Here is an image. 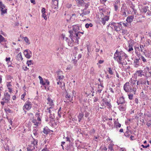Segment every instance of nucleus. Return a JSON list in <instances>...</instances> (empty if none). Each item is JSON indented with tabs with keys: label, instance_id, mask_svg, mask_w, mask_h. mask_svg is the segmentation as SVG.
Masks as SVG:
<instances>
[{
	"label": "nucleus",
	"instance_id": "nucleus-47",
	"mask_svg": "<svg viewBox=\"0 0 151 151\" xmlns=\"http://www.w3.org/2000/svg\"><path fill=\"white\" fill-rule=\"evenodd\" d=\"M109 73L111 75H113V72L112 69L110 68H109L108 70Z\"/></svg>",
	"mask_w": 151,
	"mask_h": 151
},
{
	"label": "nucleus",
	"instance_id": "nucleus-41",
	"mask_svg": "<svg viewBox=\"0 0 151 151\" xmlns=\"http://www.w3.org/2000/svg\"><path fill=\"white\" fill-rule=\"evenodd\" d=\"M23 38L24 40L28 45H29L30 44L29 39L27 37H24Z\"/></svg>",
	"mask_w": 151,
	"mask_h": 151
},
{
	"label": "nucleus",
	"instance_id": "nucleus-5",
	"mask_svg": "<svg viewBox=\"0 0 151 151\" xmlns=\"http://www.w3.org/2000/svg\"><path fill=\"white\" fill-rule=\"evenodd\" d=\"M47 111H48L49 113L50 114V117L51 118L53 119L55 118V111L54 108L53 107H49L47 108Z\"/></svg>",
	"mask_w": 151,
	"mask_h": 151
},
{
	"label": "nucleus",
	"instance_id": "nucleus-28",
	"mask_svg": "<svg viewBox=\"0 0 151 151\" xmlns=\"http://www.w3.org/2000/svg\"><path fill=\"white\" fill-rule=\"evenodd\" d=\"M41 116L40 114L38 113H36L35 114V119H37V121L40 122L41 123Z\"/></svg>",
	"mask_w": 151,
	"mask_h": 151
},
{
	"label": "nucleus",
	"instance_id": "nucleus-58",
	"mask_svg": "<svg viewBox=\"0 0 151 151\" xmlns=\"http://www.w3.org/2000/svg\"><path fill=\"white\" fill-rule=\"evenodd\" d=\"M94 68H91L90 70V73L92 74H93L94 73Z\"/></svg>",
	"mask_w": 151,
	"mask_h": 151
},
{
	"label": "nucleus",
	"instance_id": "nucleus-49",
	"mask_svg": "<svg viewBox=\"0 0 151 151\" xmlns=\"http://www.w3.org/2000/svg\"><path fill=\"white\" fill-rule=\"evenodd\" d=\"M26 95V92H25L24 93L22 94V95H21V99L23 100H24V97H25V96Z\"/></svg>",
	"mask_w": 151,
	"mask_h": 151
},
{
	"label": "nucleus",
	"instance_id": "nucleus-29",
	"mask_svg": "<svg viewBox=\"0 0 151 151\" xmlns=\"http://www.w3.org/2000/svg\"><path fill=\"white\" fill-rule=\"evenodd\" d=\"M6 41V40L1 35H0V43L1 45L3 44V43L5 42Z\"/></svg>",
	"mask_w": 151,
	"mask_h": 151
},
{
	"label": "nucleus",
	"instance_id": "nucleus-26",
	"mask_svg": "<svg viewBox=\"0 0 151 151\" xmlns=\"http://www.w3.org/2000/svg\"><path fill=\"white\" fill-rule=\"evenodd\" d=\"M32 122L35 125L37 126H38L39 124H40V122L38 121H37V120L33 118L32 120Z\"/></svg>",
	"mask_w": 151,
	"mask_h": 151
},
{
	"label": "nucleus",
	"instance_id": "nucleus-33",
	"mask_svg": "<svg viewBox=\"0 0 151 151\" xmlns=\"http://www.w3.org/2000/svg\"><path fill=\"white\" fill-rule=\"evenodd\" d=\"M83 114L81 112L79 113L78 116L79 122H80L81 120V119L83 117Z\"/></svg>",
	"mask_w": 151,
	"mask_h": 151
},
{
	"label": "nucleus",
	"instance_id": "nucleus-44",
	"mask_svg": "<svg viewBox=\"0 0 151 151\" xmlns=\"http://www.w3.org/2000/svg\"><path fill=\"white\" fill-rule=\"evenodd\" d=\"M113 144L109 145L108 147L109 151H111L113 150Z\"/></svg>",
	"mask_w": 151,
	"mask_h": 151
},
{
	"label": "nucleus",
	"instance_id": "nucleus-55",
	"mask_svg": "<svg viewBox=\"0 0 151 151\" xmlns=\"http://www.w3.org/2000/svg\"><path fill=\"white\" fill-rule=\"evenodd\" d=\"M133 96L132 94L128 95L129 98L130 100H131L133 99Z\"/></svg>",
	"mask_w": 151,
	"mask_h": 151
},
{
	"label": "nucleus",
	"instance_id": "nucleus-42",
	"mask_svg": "<svg viewBox=\"0 0 151 151\" xmlns=\"http://www.w3.org/2000/svg\"><path fill=\"white\" fill-rule=\"evenodd\" d=\"M130 133L131 132L130 131H127L126 132L124 133V135L125 136L129 137L130 134Z\"/></svg>",
	"mask_w": 151,
	"mask_h": 151
},
{
	"label": "nucleus",
	"instance_id": "nucleus-48",
	"mask_svg": "<svg viewBox=\"0 0 151 151\" xmlns=\"http://www.w3.org/2000/svg\"><path fill=\"white\" fill-rule=\"evenodd\" d=\"M53 2V4L55 6H57L56 8L58 7V1H52ZM55 8H56V7H55Z\"/></svg>",
	"mask_w": 151,
	"mask_h": 151
},
{
	"label": "nucleus",
	"instance_id": "nucleus-64",
	"mask_svg": "<svg viewBox=\"0 0 151 151\" xmlns=\"http://www.w3.org/2000/svg\"><path fill=\"white\" fill-rule=\"evenodd\" d=\"M119 151H126V150L124 148H120L119 149Z\"/></svg>",
	"mask_w": 151,
	"mask_h": 151
},
{
	"label": "nucleus",
	"instance_id": "nucleus-18",
	"mask_svg": "<svg viewBox=\"0 0 151 151\" xmlns=\"http://www.w3.org/2000/svg\"><path fill=\"white\" fill-rule=\"evenodd\" d=\"M4 97L2 99L3 100H5L6 102H9L10 99V95L7 93H5L4 94Z\"/></svg>",
	"mask_w": 151,
	"mask_h": 151
},
{
	"label": "nucleus",
	"instance_id": "nucleus-11",
	"mask_svg": "<svg viewBox=\"0 0 151 151\" xmlns=\"http://www.w3.org/2000/svg\"><path fill=\"white\" fill-rule=\"evenodd\" d=\"M122 22L119 23H115L114 26V30L116 31H119L121 29V28L122 27Z\"/></svg>",
	"mask_w": 151,
	"mask_h": 151
},
{
	"label": "nucleus",
	"instance_id": "nucleus-21",
	"mask_svg": "<svg viewBox=\"0 0 151 151\" xmlns=\"http://www.w3.org/2000/svg\"><path fill=\"white\" fill-rule=\"evenodd\" d=\"M141 12L142 13H145L147 12L148 9V7L147 6H141L139 8Z\"/></svg>",
	"mask_w": 151,
	"mask_h": 151
},
{
	"label": "nucleus",
	"instance_id": "nucleus-10",
	"mask_svg": "<svg viewBox=\"0 0 151 151\" xmlns=\"http://www.w3.org/2000/svg\"><path fill=\"white\" fill-rule=\"evenodd\" d=\"M140 46L139 45H138V46H135L134 47V49L135 50V53L136 55L138 56V57H139L140 56V52L141 51L140 50Z\"/></svg>",
	"mask_w": 151,
	"mask_h": 151
},
{
	"label": "nucleus",
	"instance_id": "nucleus-52",
	"mask_svg": "<svg viewBox=\"0 0 151 151\" xmlns=\"http://www.w3.org/2000/svg\"><path fill=\"white\" fill-rule=\"evenodd\" d=\"M130 7L131 8H132L133 10V11L134 12V13H135L136 12V10L134 8L135 6L133 4H132V5L130 6Z\"/></svg>",
	"mask_w": 151,
	"mask_h": 151
},
{
	"label": "nucleus",
	"instance_id": "nucleus-27",
	"mask_svg": "<svg viewBox=\"0 0 151 151\" xmlns=\"http://www.w3.org/2000/svg\"><path fill=\"white\" fill-rule=\"evenodd\" d=\"M115 23L114 22H112L110 24H109L107 26L108 29H110V28H111L112 30H114V26L115 25Z\"/></svg>",
	"mask_w": 151,
	"mask_h": 151
},
{
	"label": "nucleus",
	"instance_id": "nucleus-2",
	"mask_svg": "<svg viewBox=\"0 0 151 151\" xmlns=\"http://www.w3.org/2000/svg\"><path fill=\"white\" fill-rule=\"evenodd\" d=\"M136 81L131 78L128 82H126L124 85V89L126 92H133L135 94L137 86L136 85Z\"/></svg>",
	"mask_w": 151,
	"mask_h": 151
},
{
	"label": "nucleus",
	"instance_id": "nucleus-62",
	"mask_svg": "<svg viewBox=\"0 0 151 151\" xmlns=\"http://www.w3.org/2000/svg\"><path fill=\"white\" fill-rule=\"evenodd\" d=\"M12 78V77L10 76H8L6 77V79L7 80H9Z\"/></svg>",
	"mask_w": 151,
	"mask_h": 151
},
{
	"label": "nucleus",
	"instance_id": "nucleus-38",
	"mask_svg": "<svg viewBox=\"0 0 151 151\" xmlns=\"http://www.w3.org/2000/svg\"><path fill=\"white\" fill-rule=\"evenodd\" d=\"M49 132V129L47 127H45L44 128L43 132L45 134H47Z\"/></svg>",
	"mask_w": 151,
	"mask_h": 151
},
{
	"label": "nucleus",
	"instance_id": "nucleus-23",
	"mask_svg": "<svg viewBox=\"0 0 151 151\" xmlns=\"http://www.w3.org/2000/svg\"><path fill=\"white\" fill-rule=\"evenodd\" d=\"M86 9H85L83 10H82V13L80 14V15L82 17H83L84 15L88 14L90 13L89 11H86Z\"/></svg>",
	"mask_w": 151,
	"mask_h": 151
},
{
	"label": "nucleus",
	"instance_id": "nucleus-1",
	"mask_svg": "<svg viewBox=\"0 0 151 151\" xmlns=\"http://www.w3.org/2000/svg\"><path fill=\"white\" fill-rule=\"evenodd\" d=\"M69 32L70 33L69 37L71 40L68 39L67 37H65L64 35H63V39L65 40L68 43V45L70 47L73 46L74 43L78 44V39L80 37V35L78 33H74V32L71 30Z\"/></svg>",
	"mask_w": 151,
	"mask_h": 151
},
{
	"label": "nucleus",
	"instance_id": "nucleus-22",
	"mask_svg": "<svg viewBox=\"0 0 151 151\" xmlns=\"http://www.w3.org/2000/svg\"><path fill=\"white\" fill-rule=\"evenodd\" d=\"M134 15H131L127 17L126 19L127 22L129 23H131L134 19Z\"/></svg>",
	"mask_w": 151,
	"mask_h": 151
},
{
	"label": "nucleus",
	"instance_id": "nucleus-19",
	"mask_svg": "<svg viewBox=\"0 0 151 151\" xmlns=\"http://www.w3.org/2000/svg\"><path fill=\"white\" fill-rule=\"evenodd\" d=\"M117 103L118 105L119 104H124L125 102L124 98L123 96L120 97L117 100Z\"/></svg>",
	"mask_w": 151,
	"mask_h": 151
},
{
	"label": "nucleus",
	"instance_id": "nucleus-46",
	"mask_svg": "<svg viewBox=\"0 0 151 151\" xmlns=\"http://www.w3.org/2000/svg\"><path fill=\"white\" fill-rule=\"evenodd\" d=\"M93 26V24L92 23L88 24L87 23L85 24V27L86 28H88L89 27H92Z\"/></svg>",
	"mask_w": 151,
	"mask_h": 151
},
{
	"label": "nucleus",
	"instance_id": "nucleus-45",
	"mask_svg": "<svg viewBox=\"0 0 151 151\" xmlns=\"http://www.w3.org/2000/svg\"><path fill=\"white\" fill-rule=\"evenodd\" d=\"M6 86L8 88H12V85L11 84V82H7L6 83Z\"/></svg>",
	"mask_w": 151,
	"mask_h": 151
},
{
	"label": "nucleus",
	"instance_id": "nucleus-53",
	"mask_svg": "<svg viewBox=\"0 0 151 151\" xmlns=\"http://www.w3.org/2000/svg\"><path fill=\"white\" fill-rule=\"evenodd\" d=\"M42 151H49L47 147V146H45L44 147L42 150Z\"/></svg>",
	"mask_w": 151,
	"mask_h": 151
},
{
	"label": "nucleus",
	"instance_id": "nucleus-20",
	"mask_svg": "<svg viewBox=\"0 0 151 151\" xmlns=\"http://www.w3.org/2000/svg\"><path fill=\"white\" fill-rule=\"evenodd\" d=\"M109 16H106L103 18H102L100 21L104 25L106 23V22L108 21L109 19Z\"/></svg>",
	"mask_w": 151,
	"mask_h": 151
},
{
	"label": "nucleus",
	"instance_id": "nucleus-8",
	"mask_svg": "<svg viewBox=\"0 0 151 151\" xmlns=\"http://www.w3.org/2000/svg\"><path fill=\"white\" fill-rule=\"evenodd\" d=\"M63 72L60 70H58L57 72V80L60 82H62L63 79L64 78V76L62 75H61L62 74Z\"/></svg>",
	"mask_w": 151,
	"mask_h": 151
},
{
	"label": "nucleus",
	"instance_id": "nucleus-36",
	"mask_svg": "<svg viewBox=\"0 0 151 151\" xmlns=\"http://www.w3.org/2000/svg\"><path fill=\"white\" fill-rule=\"evenodd\" d=\"M77 3L78 5L81 6L84 4V1L83 0H78Z\"/></svg>",
	"mask_w": 151,
	"mask_h": 151
},
{
	"label": "nucleus",
	"instance_id": "nucleus-34",
	"mask_svg": "<svg viewBox=\"0 0 151 151\" xmlns=\"http://www.w3.org/2000/svg\"><path fill=\"white\" fill-rule=\"evenodd\" d=\"M128 47H129V49L127 50L128 52H130L133 50V45L132 44L129 43Z\"/></svg>",
	"mask_w": 151,
	"mask_h": 151
},
{
	"label": "nucleus",
	"instance_id": "nucleus-40",
	"mask_svg": "<svg viewBox=\"0 0 151 151\" xmlns=\"http://www.w3.org/2000/svg\"><path fill=\"white\" fill-rule=\"evenodd\" d=\"M38 78L40 80V83L42 85H45V83L43 82L42 78L40 76H39Z\"/></svg>",
	"mask_w": 151,
	"mask_h": 151
},
{
	"label": "nucleus",
	"instance_id": "nucleus-51",
	"mask_svg": "<svg viewBox=\"0 0 151 151\" xmlns=\"http://www.w3.org/2000/svg\"><path fill=\"white\" fill-rule=\"evenodd\" d=\"M123 25L125 27H127L128 26V23L127 22H122Z\"/></svg>",
	"mask_w": 151,
	"mask_h": 151
},
{
	"label": "nucleus",
	"instance_id": "nucleus-14",
	"mask_svg": "<svg viewBox=\"0 0 151 151\" xmlns=\"http://www.w3.org/2000/svg\"><path fill=\"white\" fill-rule=\"evenodd\" d=\"M140 49L141 52H143L145 54V52L147 51L146 47L145 45L144 44H139Z\"/></svg>",
	"mask_w": 151,
	"mask_h": 151
},
{
	"label": "nucleus",
	"instance_id": "nucleus-50",
	"mask_svg": "<svg viewBox=\"0 0 151 151\" xmlns=\"http://www.w3.org/2000/svg\"><path fill=\"white\" fill-rule=\"evenodd\" d=\"M32 61L31 60H28L27 62V64L28 66H29V65H31L32 63Z\"/></svg>",
	"mask_w": 151,
	"mask_h": 151
},
{
	"label": "nucleus",
	"instance_id": "nucleus-43",
	"mask_svg": "<svg viewBox=\"0 0 151 151\" xmlns=\"http://www.w3.org/2000/svg\"><path fill=\"white\" fill-rule=\"evenodd\" d=\"M73 68V66L71 65H68L66 68V70H71Z\"/></svg>",
	"mask_w": 151,
	"mask_h": 151
},
{
	"label": "nucleus",
	"instance_id": "nucleus-17",
	"mask_svg": "<svg viewBox=\"0 0 151 151\" xmlns=\"http://www.w3.org/2000/svg\"><path fill=\"white\" fill-rule=\"evenodd\" d=\"M31 145H28L27 148V151H36L37 148Z\"/></svg>",
	"mask_w": 151,
	"mask_h": 151
},
{
	"label": "nucleus",
	"instance_id": "nucleus-37",
	"mask_svg": "<svg viewBox=\"0 0 151 151\" xmlns=\"http://www.w3.org/2000/svg\"><path fill=\"white\" fill-rule=\"evenodd\" d=\"M139 59H137V61H139V60H141L143 62H147L145 58L144 57L142 56L141 55H140V56L139 57Z\"/></svg>",
	"mask_w": 151,
	"mask_h": 151
},
{
	"label": "nucleus",
	"instance_id": "nucleus-12",
	"mask_svg": "<svg viewBox=\"0 0 151 151\" xmlns=\"http://www.w3.org/2000/svg\"><path fill=\"white\" fill-rule=\"evenodd\" d=\"M81 27H79L78 25H76L73 26L72 28L73 30V32L74 33H78L79 34V31ZM73 32V31H72Z\"/></svg>",
	"mask_w": 151,
	"mask_h": 151
},
{
	"label": "nucleus",
	"instance_id": "nucleus-57",
	"mask_svg": "<svg viewBox=\"0 0 151 151\" xmlns=\"http://www.w3.org/2000/svg\"><path fill=\"white\" fill-rule=\"evenodd\" d=\"M60 110H61V108H60V109H59L58 110V116H59V117H61V114H61V112H60Z\"/></svg>",
	"mask_w": 151,
	"mask_h": 151
},
{
	"label": "nucleus",
	"instance_id": "nucleus-39",
	"mask_svg": "<svg viewBox=\"0 0 151 151\" xmlns=\"http://www.w3.org/2000/svg\"><path fill=\"white\" fill-rule=\"evenodd\" d=\"M67 17H70V20H71L72 19H74L76 17V15L75 14H72V16H70L69 15H68L67 16Z\"/></svg>",
	"mask_w": 151,
	"mask_h": 151
},
{
	"label": "nucleus",
	"instance_id": "nucleus-63",
	"mask_svg": "<svg viewBox=\"0 0 151 151\" xmlns=\"http://www.w3.org/2000/svg\"><path fill=\"white\" fill-rule=\"evenodd\" d=\"M142 147L143 148H147V147H149V144H148V145H146V146H145L144 145H141Z\"/></svg>",
	"mask_w": 151,
	"mask_h": 151
},
{
	"label": "nucleus",
	"instance_id": "nucleus-6",
	"mask_svg": "<svg viewBox=\"0 0 151 151\" xmlns=\"http://www.w3.org/2000/svg\"><path fill=\"white\" fill-rule=\"evenodd\" d=\"M0 8L1 11V15H4V14L7 13L6 7L1 1H0Z\"/></svg>",
	"mask_w": 151,
	"mask_h": 151
},
{
	"label": "nucleus",
	"instance_id": "nucleus-15",
	"mask_svg": "<svg viewBox=\"0 0 151 151\" xmlns=\"http://www.w3.org/2000/svg\"><path fill=\"white\" fill-rule=\"evenodd\" d=\"M144 74L143 71L142 70H139L136 71L134 76H137L141 77L143 76H144Z\"/></svg>",
	"mask_w": 151,
	"mask_h": 151
},
{
	"label": "nucleus",
	"instance_id": "nucleus-35",
	"mask_svg": "<svg viewBox=\"0 0 151 151\" xmlns=\"http://www.w3.org/2000/svg\"><path fill=\"white\" fill-rule=\"evenodd\" d=\"M114 127H115L116 128H119L121 127V124H119L118 122L115 121L114 122Z\"/></svg>",
	"mask_w": 151,
	"mask_h": 151
},
{
	"label": "nucleus",
	"instance_id": "nucleus-3",
	"mask_svg": "<svg viewBox=\"0 0 151 151\" xmlns=\"http://www.w3.org/2000/svg\"><path fill=\"white\" fill-rule=\"evenodd\" d=\"M127 57V55L122 51L118 52L116 50L114 54V60L117 61L120 65L119 67L121 68V65L123 66L124 65H125V63H124L123 60H124Z\"/></svg>",
	"mask_w": 151,
	"mask_h": 151
},
{
	"label": "nucleus",
	"instance_id": "nucleus-4",
	"mask_svg": "<svg viewBox=\"0 0 151 151\" xmlns=\"http://www.w3.org/2000/svg\"><path fill=\"white\" fill-rule=\"evenodd\" d=\"M126 12L128 13H129L126 5L124 4H123L122 5V6L121 8L120 14L124 17H126L127 15V14Z\"/></svg>",
	"mask_w": 151,
	"mask_h": 151
},
{
	"label": "nucleus",
	"instance_id": "nucleus-59",
	"mask_svg": "<svg viewBox=\"0 0 151 151\" xmlns=\"http://www.w3.org/2000/svg\"><path fill=\"white\" fill-rule=\"evenodd\" d=\"M3 101H1V104L2 105H4V104L5 103H8L7 102H6V101L5 100H3Z\"/></svg>",
	"mask_w": 151,
	"mask_h": 151
},
{
	"label": "nucleus",
	"instance_id": "nucleus-54",
	"mask_svg": "<svg viewBox=\"0 0 151 151\" xmlns=\"http://www.w3.org/2000/svg\"><path fill=\"white\" fill-rule=\"evenodd\" d=\"M42 17L44 18V19L45 20H46L47 19V18L46 17V14L45 13H42Z\"/></svg>",
	"mask_w": 151,
	"mask_h": 151
},
{
	"label": "nucleus",
	"instance_id": "nucleus-31",
	"mask_svg": "<svg viewBox=\"0 0 151 151\" xmlns=\"http://www.w3.org/2000/svg\"><path fill=\"white\" fill-rule=\"evenodd\" d=\"M103 87V86L102 84H101L100 85H99L97 89V91L99 93H100L102 90Z\"/></svg>",
	"mask_w": 151,
	"mask_h": 151
},
{
	"label": "nucleus",
	"instance_id": "nucleus-13",
	"mask_svg": "<svg viewBox=\"0 0 151 151\" xmlns=\"http://www.w3.org/2000/svg\"><path fill=\"white\" fill-rule=\"evenodd\" d=\"M47 103L50 106V107L54 108L55 105L53 102V100L49 97L47 98Z\"/></svg>",
	"mask_w": 151,
	"mask_h": 151
},
{
	"label": "nucleus",
	"instance_id": "nucleus-32",
	"mask_svg": "<svg viewBox=\"0 0 151 151\" xmlns=\"http://www.w3.org/2000/svg\"><path fill=\"white\" fill-rule=\"evenodd\" d=\"M17 59L19 60H23L22 57V54L21 52H19L17 55Z\"/></svg>",
	"mask_w": 151,
	"mask_h": 151
},
{
	"label": "nucleus",
	"instance_id": "nucleus-60",
	"mask_svg": "<svg viewBox=\"0 0 151 151\" xmlns=\"http://www.w3.org/2000/svg\"><path fill=\"white\" fill-rule=\"evenodd\" d=\"M42 13H45L46 12L45 9V8H43L42 9Z\"/></svg>",
	"mask_w": 151,
	"mask_h": 151
},
{
	"label": "nucleus",
	"instance_id": "nucleus-61",
	"mask_svg": "<svg viewBox=\"0 0 151 151\" xmlns=\"http://www.w3.org/2000/svg\"><path fill=\"white\" fill-rule=\"evenodd\" d=\"M89 5H90V3L89 2L87 3L85 5V9H86L87 8H88V6Z\"/></svg>",
	"mask_w": 151,
	"mask_h": 151
},
{
	"label": "nucleus",
	"instance_id": "nucleus-24",
	"mask_svg": "<svg viewBox=\"0 0 151 151\" xmlns=\"http://www.w3.org/2000/svg\"><path fill=\"white\" fill-rule=\"evenodd\" d=\"M38 141L37 139H35L34 138H33L32 141L31 142V145L35 146V147L37 148Z\"/></svg>",
	"mask_w": 151,
	"mask_h": 151
},
{
	"label": "nucleus",
	"instance_id": "nucleus-7",
	"mask_svg": "<svg viewBox=\"0 0 151 151\" xmlns=\"http://www.w3.org/2000/svg\"><path fill=\"white\" fill-rule=\"evenodd\" d=\"M32 107V103L29 101H26L24 105L23 109L24 111L25 110H29Z\"/></svg>",
	"mask_w": 151,
	"mask_h": 151
},
{
	"label": "nucleus",
	"instance_id": "nucleus-30",
	"mask_svg": "<svg viewBox=\"0 0 151 151\" xmlns=\"http://www.w3.org/2000/svg\"><path fill=\"white\" fill-rule=\"evenodd\" d=\"M33 133L35 137H37L38 135L37 129L36 127H34V128L33 130Z\"/></svg>",
	"mask_w": 151,
	"mask_h": 151
},
{
	"label": "nucleus",
	"instance_id": "nucleus-56",
	"mask_svg": "<svg viewBox=\"0 0 151 151\" xmlns=\"http://www.w3.org/2000/svg\"><path fill=\"white\" fill-rule=\"evenodd\" d=\"M65 97L66 99H68V100H70L71 96H70V95H68V94H67L65 96Z\"/></svg>",
	"mask_w": 151,
	"mask_h": 151
},
{
	"label": "nucleus",
	"instance_id": "nucleus-16",
	"mask_svg": "<svg viewBox=\"0 0 151 151\" xmlns=\"http://www.w3.org/2000/svg\"><path fill=\"white\" fill-rule=\"evenodd\" d=\"M146 80H144L143 78H141L138 80L137 82V86H139L140 84H146Z\"/></svg>",
	"mask_w": 151,
	"mask_h": 151
},
{
	"label": "nucleus",
	"instance_id": "nucleus-9",
	"mask_svg": "<svg viewBox=\"0 0 151 151\" xmlns=\"http://www.w3.org/2000/svg\"><path fill=\"white\" fill-rule=\"evenodd\" d=\"M24 54L25 56L27 58H30L32 56V52L29 49H26L24 51Z\"/></svg>",
	"mask_w": 151,
	"mask_h": 151
},
{
	"label": "nucleus",
	"instance_id": "nucleus-25",
	"mask_svg": "<svg viewBox=\"0 0 151 151\" xmlns=\"http://www.w3.org/2000/svg\"><path fill=\"white\" fill-rule=\"evenodd\" d=\"M126 105L121 104L119 106L118 108L121 111H125L126 109Z\"/></svg>",
	"mask_w": 151,
	"mask_h": 151
}]
</instances>
